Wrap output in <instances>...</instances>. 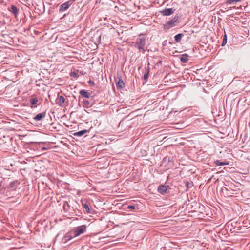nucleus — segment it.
I'll list each match as a JSON object with an SVG mask.
<instances>
[{
	"instance_id": "obj_11",
	"label": "nucleus",
	"mask_w": 250,
	"mask_h": 250,
	"mask_svg": "<svg viewBox=\"0 0 250 250\" xmlns=\"http://www.w3.org/2000/svg\"><path fill=\"white\" fill-rule=\"evenodd\" d=\"M149 62H148V63L145 65L144 70H145V74L144 75V80L146 82L148 79V76L150 72V68H149Z\"/></svg>"
},
{
	"instance_id": "obj_27",
	"label": "nucleus",
	"mask_w": 250,
	"mask_h": 250,
	"mask_svg": "<svg viewBox=\"0 0 250 250\" xmlns=\"http://www.w3.org/2000/svg\"><path fill=\"white\" fill-rule=\"evenodd\" d=\"M227 41V35L225 34L223 36V41H222V46H224L226 44Z\"/></svg>"
},
{
	"instance_id": "obj_37",
	"label": "nucleus",
	"mask_w": 250,
	"mask_h": 250,
	"mask_svg": "<svg viewBox=\"0 0 250 250\" xmlns=\"http://www.w3.org/2000/svg\"><path fill=\"white\" fill-rule=\"evenodd\" d=\"M50 58H52V56L50 57V56H48V59H47V61H52V60H51L50 59Z\"/></svg>"
},
{
	"instance_id": "obj_29",
	"label": "nucleus",
	"mask_w": 250,
	"mask_h": 250,
	"mask_svg": "<svg viewBox=\"0 0 250 250\" xmlns=\"http://www.w3.org/2000/svg\"><path fill=\"white\" fill-rule=\"evenodd\" d=\"M193 185L192 182H187L186 183V187L187 189L191 188L193 186Z\"/></svg>"
},
{
	"instance_id": "obj_7",
	"label": "nucleus",
	"mask_w": 250,
	"mask_h": 250,
	"mask_svg": "<svg viewBox=\"0 0 250 250\" xmlns=\"http://www.w3.org/2000/svg\"><path fill=\"white\" fill-rule=\"evenodd\" d=\"M74 0H70L62 4L59 7V12H63L68 9L70 6L73 3Z\"/></svg>"
},
{
	"instance_id": "obj_1",
	"label": "nucleus",
	"mask_w": 250,
	"mask_h": 250,
	"mask_svg": "<svg viewBox=\"0 0 250 250\" xmlns=\"http://www.w3.org/2000/svg\"><path fill=\"white\" fill-rule=\"evenodd\" d=\"M146 44V39L145 37L142 36L141 35L136 39L134 46L142 53L146 52L145 46Z\"/></svg>"
},
{
	"instance_id": "obj_8",
	"label": "nucleus",
	"mask_w": 250,
	"mask_h": 250,
	"mask_svg": "<svg viewBox=\"0 0 250 250\" xmlns=\"http://www.w3.org/2000/svg\"><path fill=\"white\" fill-rule=\"evenodd\" d=\"M21 195L19 193L17 194L16 195L15 197L14 196H10L7 198V200H8L9 202L11 203H18V204H20L21 199Z\"/></svg>"
},
{
	"instance_id": "obj_22",
	"label": "nucleus",
	"mask_w": 250,
	"mask_h": 250,
	"mask_svg": "<svg viewBox=\"0 0 250 250\" xmlns=\"http://www.w3.org/2000/svg\"><path fill=\"white\" fill-rule=\"evenodd\" d=\"M184 35L182 33L177 34L174 36V41L175 42H179L181 41V38Z\"/></svg>"
},
{
	"instance_id": "obj_23",
	"label": "nucleus",
	"mask_w": 250,
	"mask_h": 250,
	"mask_svg": "<svg viewBox=\"0 0 250 250\" xmlns=\"http://www.w3.org/2000/svg\"><path fill=\"white\" fill-rule=\"evenodd\" d=\"M38 100L37 98H33L30 100V103L32 105H36L37 104Z\"/></svg>"
},
{
	"instance_id": "obj_21",
	"label": "nucleus",
	"mask_w": 250,
	"mask_h": 250,
	"mask_svg": "<svg viewBox=\"0 0 250 250\" xmlns=\"http://www.w3.org/2000/svg\"><path fill=\"white\" fill-rule=\"evenodd\" d=\"M45 113H39L34 118V119L36 121H40L42 118L45 117Z\"/></svg>"
},
{
	"instance_id": "obj_9",
	"label": "nucleus",
	"mask_w": 250,
	"mask_h": 250,
	"mask_svg": "<svg viewBox=\"0 0 250 250\" xmlns=\"http://www.w3.org/2000/svg\"><path fill=\"white\" fill-rule=\"evenodd\" d=\"M19 184V182L17 180L13 181L11 182L9 186L8 189L9 191H7L6 192V196L11 195V193H9L8 194V192H9L10 191H14L16 190V189L17 188Z\"/></svg>"
},
{
	"instance_id": "obj_39",
	"label": "nucleus",
	"mask_w": 250,
	"mask_h": 250,
	"mask_svg": "<svg viewBox=\"0 0 250 250\" xmlns=\"http://www.w3.org/2000/svg\"><path fill=\"white\" fill-rule=\"evenodd\" d=\"M161 62H161V61H159V63H161Z\"/></svg>"
},
{
	"instance_id": "obj_5",
	"label": "nucleus",
	"mask_w": 250,
	"mask_h": 250,
	"mask_svg": "<svg viewBox=\"0 0 250 250\" xmlns=\"http://www.w3.org/2000/svg\"><path fill=\"white\" fill-rule=\"evenodd\" d=\"M157 191L162 195L169 194L170 193V188L169 186L161 184L158 186Z\"/></svg>"
},
{
	"instance_id": "obj_16",
	"label": "nucleus",
	"mask_w": 250,
	"mask_h": 250,
	"mask_svg": "<svg viewBox=\"0 0 250 250\" xmlns=\"http://www.w3.org/2000/svg\"><path fill=\"white\" fill-rule=\"evenodd\" d=\"M63 208L65 211L71 212L72 207L67 201H65L63 204Z\"/></svg>"
},
{
	"instance_id": "obj_15",
	"label": "nucleus",
	"mask_w": 250,
	"mask_h": 250,
	"mask_svg": "<svg viewBox=\"0 0 250 250\" xmlns=\"http://www.w3.org/2000/svg\"><path fill=\"white\" fill-rule=\"evenodd\" d=\"M118 79V81L116 83V86L119 89H122L123 87L125 86V83L124 81L122 80L121 77H117Z\"/></svg>"
},
{
	"instance_id": "obj_14",
	"label": "nucleus",
	"mask_w": 250,
	"mask_h": 250,
	"mask_svg": "<svg viewBox=\"0 0 250 250\" xmlns=\"http://www.w3.org/2000/svg\"><path fill=\"white\" fill-rule=\"evenodd\" d=\"M9 10L14 15L15 17H17L19 13V9L14 5H11L10 7L8 8Z\"/></svg>"
},
{
	"instance_id": "obj_28",
	"label": "nucleus",
	"mask_w": 250,
	"mask_h": 250,
	"mask_svg": "<svg viewBox=\"0 0 250 250\" xmlns=\"http://www.w3.org/2000/svg\"><path fill=\"white\" fill-rule=\"evenodd\" d=\"M70 76L73 77L75 78H78L79 77L78 73L75 71L71 72L70 73Z\"/></svg>"
},
{
	"instance_id": "obj_31",
	"label": "nucleus",
	"mask_w": 250,
	"mask_h": 250,
	"mask_svg": "<svg viewBox=\"0 0 250 250\" xmlns=\"http://www.w3.org/2000/svg\"><path fill=\"white\" fill-rule=\"evenodd\" d=\"M128 209H134L135 208V206L134 205H128L127 206Z\"/></svg>"
},
{
	"instance_id": "obj_34",
	"label": "nucleus",
	"mask_w": 250,
	"mask_h": 250,
	"mask_svg": "<svg viewBox=\"0 0 250 250\" xmlns=\"http://www.w3.org/2000/svg\"><path fill=\"white\" fill-rule=\"evenodd\" d=\"M48 97L49 98V99H50V102L53 104V100H52V98L51 97L50 95H48Z\"/></svg>"
},
{
	"instance_id": "obj_20",
	"label": "nucleus",
	"mask_w": 250,
	"mask_h": 250,
	"mask_svg": "<svg viewBox=\"0 0 250 250\" xmlns=\"http://www.w3.org/2000/svg\"><path fill=\"white\" fill-rule=\"evenodd\" d=\"M79 94L85 98H88L90 97V93L85 90H81L79 92Z\"/></svg>"
},
{
	"instance_id": "obj_35",
	"label": "nucleus",
	"mask_w": 250,
	"mask_h": 250,
	"mask_svg": "<svg viewBox=\"0 0 250 250\" xmlns=\"http://www.w3.org/2000/svg\"><path fill=\"white\" fill-rule=\"evenodd\" d=\"M49 165H50V166H52L53 167H54V163H53V162H50V161H49Z\"/></svg>"
},
{
	"instance_id": "obj_4",
	"label": "nucleus",
	"mask_w": 250,
	"mask_h": 250,
	"mask_svg": "<svg viewBox=\"0 0 250 250\" xmlns=\"http://www.w3.org/2000/svg\"><path fill=\"white\" fill-rule=\"evenodd\" d=\"M86 228L87 226L83 225L74 228L71 231L73 232L74 236L76 237L86 232Z\"/></svg>"
},
{
	"instance_id": "obj_33",
	"label": "nucleus",
	"mask_w": 250,
	"mask_h": 250,
	"mask_svg": "<svg viewBox=\"0 0 250 250\" xmlns=\"http://www.w3.org/2000/svg\"><path fill=\"white\" fill-rule=\"evenodd\" d=\"M101 39V35H100L99 36H98V37L97 38V40H98V42H99V43H100Z\"/></svg>"
},
{
	"instance_id": "obj_2",
	"label": "nucleus",
	"mask_w": 250,
	"mask_h": 250,
	"mask_svg": "<svg viewBox=\"0 0 250 250\" xmlns=\"http://www.w3.org/2000/svg\"><path fill=\"white\" fill-rule=\"evenodd\" d=\"M58 141L53 133L48 132V150L58 148V145H55Z\"/></svg>"
},
{
	"instance_id": "obj_36",
	"label": "nucleus",
	"mask_w": 250,
	"mask_h": 250,
	"mask_svg": "<svg viewBox=\"0 0 250 250\" xmlns=\"http://www.w3.org/2000/svg\"><path fill=\"white\" fill-rule=\"evenodd\" d=\"M48 154H49V156H50L51 155L53 154L52 151L48 152Z\"/></svg>"
},
{
	"instance_id": "obj_30",
	"label": "nucleus",
	"mask_w": 250,
	"mask_h": 250,
	"mask_svg": "<svg viewBox=\"0 0 250 250\" xmlns=\"http://www.w3.org/2000/svg\"><path fill=\"white\" fill-rule=\"evenodd\" d=\"M83 104L84 106H88L89 104V101L87 100H83Z\"/></svg>"
},
{
	"instance_id": "obj_25",
	"label": "nucleus",
	"mask_w": 250,
	"mask_h": 250,
	"mask_svg": "<svg viewBox=\"0 0 250 250\" xmlns=\"http://www.w3.org/2000/svg\"><path fill=\"white\" fill-rule=\"evenodd\" d=\"M237 2H238V0H227L226 3L228 4H233Z\"/></svg>"
},
{
	"instance_id": "obj_17",
	"label": "nucleus",
	"mask_w": 250,
	"mask_h": 250,
	"mask_svg": "<svg viewBox=\"0 0 250 250\" xmlns=\"http://www.w3.org/2000/svg\"><path fill=\"white\" fill-rule=\"evenodd\" d=\"M82 206L85 209V211L87 213H91L92 212L91 209L89 207V204L86 203H82Z\"/></svg>"
},
{
	"instance_id": "obj_12",
	"label": "nucleus",
	"mask_w": 250,
	"mask_h": 250,
	"mask_svg": "<svg viewBox=\"0 0 250 250\" xmlns=\"http://www.w3.org/2000/svg\"><path fill=\"white\" fill-rule=\"evenodd\" d=\"M57 98L55 99L56 103L60 106H62L64 104L65 99L63 96H59V94H57Z\"/></svg>"
},
{
	"instance_id": "obj_38",
	"label": "nucleus",
	"mask_w": 250,
	"mask_h": 250,
	"mask_svg": "<svg viewBox=\"0 0 250 250\" xmlns=\"http://www.w3.org/2000/svg\"><path fill=\"white\" fill-rule=\"evenodd\" d=\"M50 174H52V173L51 172H49V173H48V175Z\"/></svg>"
},
{
	"instance_id": "obj_6",
	"label": "nucleus",
	"mask_w": 250,
	"mask_h": 250,
	"mask_svg": "<svg viewBox=\"0 0 250 250\" xmlns=\"http://www.w3.org/2000/svg\"><path fill=\"white\" fill-rule=\"evenodd\" d=\"M74 236L73 232L72 231H70L66 233L65 235L62 239V243L64 244H66L74 238Z\"/></svg>"
},
{
	"instance_id": "obj_19",
	"label": "nucleus",
	"mask_w": 250,
	"mask_h": 250,
	"mask_svg": "<svg viewBox=\"0 0 250 250\" xmlns=\"http://www.w3.org/2000/svg\"><path fill=\"white\" fill-rule=\"evenodd\" d=\"M180 60L183 63H187L188 60V55L187 54L181 55Z\"/></svg>"
},
{
	"instance_id": "obj_32",
	"label": "nucleus",
	"mask_w": 250,
	"mask_h": 250,
	"mask_svg": "<svg viewBox=\"0 0 250 250\" xmlns=\"http://www.w3.org/2000/svg\"><path fill=\"white\" fill-rule=\"evenodd\" d=\"M88 83L89 84V85H91V86H94V85H95V83H94V82L93 81L91 80H90L89 81H88Z\"/></svg>"
},
{
	"instance_id": "obj_26",
	"label": "nucleus",
	"mask_w": 250,
	"mask_h": 250,
	"mask_svg": "<svg viewBox=\"0 0 250 250\" xmlns=\"http://www.w3.org/2000/svg\"><path fill=\"white\" fill-rule=\"evenodd\" d=\"M56 127L54 126V124L52 123L50 124L49 126H48V130L53 131L54 129H56Z\"/></svg>"
},
{
	"instance_id": "obj_3",
	"label": "nucleus",
	"mask_w": 250,
	"mask_h": 250,
	"mask_svg": "<svg viewBox=\"0 0 250 250\" xmlns=\"http://www.w3.org/2000/svg\"><path fill=\"white\" fill-rule=\"evenodd\" d=\"M179 16L176 14L174 18L164 24V29L165 31L169 30L170 28L174 27L176 23L179 22Z\"/></svg>"
},
{
	"instance_id": "obj_24",
	"label": "nucleus",
	"mask_w": 250,
	"mask_h": 250,
	"mask_svg": "<svg viewBox=\"0 0 250 250\" xmlns=\"http://www.w3.org/2000/svg\"><path fill=\"white\" fill-rule=\"evenodd\" d=\"M214 163L216 164V165L217 166H224V165H228V163H226V162H220L219 160H216L214 162Z\"/></svg>"
},
{
	"instance_id": "obj_10",
	"label": "nucleus",
	"mask_w": 250,
	"mask_h": 250,
	"mask_svg": "<svg viewBox=\"0 0 250 250\" xmlns=\"http://www.w3.org/2000/svg\"><path fill=\"white\" fill-rule=\"evenodd\" d=\"M50 5L49 8V10L48 11V14L49 15L54 14L57 12V8L58 6V4L55 3L54 5H52L51 3H48Z\"/></svg>"
},
{
	"instance_id": "obj_18",
	"label": "nucleus",
	"mask_w": 250,
	"mask_h": 250,
	"mask_svg": "<svg viewBox=\"0 0 250 250\" xmlns=\"http://www.w3.org/2000/svg\"><path fill=\"white\" fill-rule=\"evenodd\" d=\"M89 130L84 129L74 133V135L77 137H81L85 133L88 132Z\"/></svg>"
},
{
	"instance_id": "obj_13",
	"label": "nucleus",
	"mask_w": 250,
	"mask_h": 250,
	"mask_svg": "<svg viewBox=\"0 0 250 250\" xmlns=\"http://www.w3.org/2000/svg\"><path fill=\"white\" fill-rule=\"evenodd\" d=\"M175 9L173 8H166L161 11L163 16H169L174 12Z\"/></svg>"
}]
</instances>
